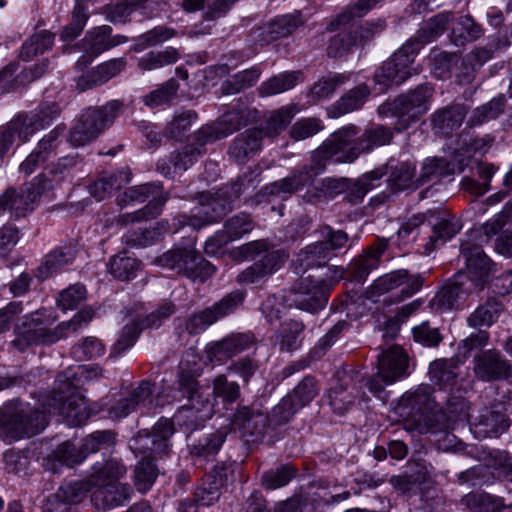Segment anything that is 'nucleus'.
<instances>
[{
	"label": "nucleus",
	"instance_id": "052dcab7",
	"mask_svg": "<svg viewBox=\"0 0 512 512\" xmlns=\"http://www.w3.org/2000/svg\"><path fill=\"white\" fill-rule=\"evenodd\" d=\"M93 317L94 310L91 307H86L75 314L71 320L59 323L54 327L55 343L60 339L79 333L88 326Z\"/></svg>",
	"mask_w": 512,
	"mask_h": 512
},
{
	"label": "nucleus",
	"instance_id": "864d4df0",
	"mask_svg": "<svg viewBox=\"0 0 512 512\" xmlns=\"http://www.w3.org/2000/svg\"><path fill=\"white\" fill-rule=\"evenodd\" d=\"M54 39L55 35L48 30L34 33L22 44L19 57L23 61L32 60L36 55L49 50L54 43Z\"/></svg>",
	"mask_w": 512,
	"mask_h": 512
},
{
	"label": "nucleus",
	"instance_id": "9d476101",
	"mask_svg": "<svg viewBox=\"0 0 512 512\" xmlns=\"http://www.w3.org/2000/svg\"><path fill=\"white\" fill-rule=\"evenodd\" d=\"M122 109L120 100H110L102 106L84 109L68 132V143L77 148L93 142L114 123Z\"/></svg>",
	"mask_w": 512,
	"mask_h": 512
},
{
	"label": "nucleus",
	"instance_id": "2f4dec72",
	"mask_svg": "<svg viewBox=\"0 0 512 512\" xmlns=\"http://www.w3.org/2000/svg\"><path fill=\"white\" fill-rule=\"evenodd\" d=\"M464 159L447 161L444 158L431 157L424 160L418 182L423 185L427 182L438 180L443 177H448L455 173H460L464 170Z\"/></svg>",
	"mask_w": 512,
	"mask_h": 512
},
{
	"label": "nucleus",
	"instance_id": "20e7f679",
	"mask_svg": "<svg viewBox=\"0 0 512 512\" xmlns=\"http://www.w3.org/2000/svg\"><path fill=\"white\" fill-rule=\"evenodd\" d=\"M197 373L189 368L188 361H181L178 373L179 392L188 403L180 407L174 414V422L188 432L203 427L215 410L208 389L202 388L196 377Z\"/></svg>",
	"mask_w": 512,
	"mask_h": 512
},
{
	"label": "nucleus",
	"instance_id": "8fccbe9b",
	"mask_svg": "<svg viewBox=\"0 0 512 512\" xmlns=\"http://www.w3.org/2000/svg\"><path fill=\"white\" fill-rule=\"evenodd\" d=\"M370 95V89L366 84L358 85L349 90L333 104L335 116L344 115L361 108Z\"/></svg>",
	"mask_w": 512,
	"mask_h": 512
},
{
	"label": "nucleus",
	"instance_id": "0eeeda50",
	"mask_svg": "<svg viewBox=\"0 0 512 512\" xmlns=\"http://www.w3.org/2000/svg\"><path fill=\"white\" fill-rule=\"evenodd\" d=\"M387 385L376 373L373 377L364 378L352 369H338L333 377V383L328 392L329 405L332 410L343 415L353 405L365 386L373 395L379 396Z\"/></svg>",
	"mask_w": 512,
	"mask_h": 512
},
{
	"label": "nucleus",
	"instance_id": "680f3d73",
	"mask_svg": "<svg viewBox=\"0 0 512 512\" xmlns=\"http://www.w3.org/2000/svg\"><path fill=\"white\" fill-rule=\"evenodd\" d=\"M304 329V324L297 320L291 319L282 323L277 334L280 350L290 352L298 349L302 342L301 335Z\"/></svg>",
	"mask_w": 512,
	"mask_h": 512
},
{
	"label": "nucleus",
	"instance_id": "6e6d98bb",
	"mask_svg": "<svg viewBox=\"0 0 512 512\" xmlns=\"http://www.w3.org/2000/svg\"><path fill=\"white\" fill-rule=\"evenodd\" d=\"M505 106L506 98L504 95L494 97L489 102L476 107L472 111L467 124L470 127H475L480 126L488 121L494 120L504 112Z\"/></svg>",
	"mask_w": 512,
	"mask_h": 512
},
{
	"label": "nucleus",
	"instance_id": "f03ea898",
	"mask_svg": "<svg viewBox=\"0 0 512 512\" xmlns=\"http://www.w3.org/2000/svg\"><path fill=\"white\" fill-rule=\"evenodd\" d=\"M351 128H341L334 132L323 144L313 151L310 162L294 169L288 176L277 180L265 187V192L271 196L283 197L291 195L312 185L316 176L321 174L326 167L327 160L338 163H351L342 159L346 157L345 145L349 141Z\"/></svg>",
	"mask_w": 512,
	"mask_h": 512
},
{
	"label": "nucleus",
	"instance_id": "f704fd0d",
	"mask_svg": "<svg viewBox=\"0 0 512 512\" xmlns=\"http://www.w3.org/2000/svg\"><path fill=\"white\" fill-rule=\"evenodd\" d=\"M386 174L382 169H376L371 172L363 174L358 179H348L347 187L345 188L344 194L351 204H358L362 202L366 194L371 190L380 185V180Z\"/></svg>",
	"mask_w": 512,
	"mask_h": 512
},
{
	"label": "nucleus",
	"instance_id": "e433bc0d",
	"mask_svg": "<svg viewBox=\"0 0 512 512\" xmlns=\"http://www.w3.org/2000/svg\"><path fill=\"white\" fill-rule=\"evenodd\" d=\"M229 431V428L224 426L204 435L197 442L189 445L190 454L195 458L207 461L213 459L225 442Z\"/></svg>",
	"mask_w": 512,
	"mask_h": 512
},
{
	"label": "nucleus",
	"instance_id": "9b49d317",
	"mask_svg": "<svg viewBox=\"0 0 512 512\" xmlns=\"http://www.w3.org/2000/svg\"><path fill=\"white\" fill-rule=\"evenodd\" d=\"M420 51L416 40H408L375 72L374 81L380 86V91H386L392 86L404 83L418 71L412 64Z\"/></svg>",
	"mask_w": 512,
	"mask_h": 512
},
{
	"label": "nucleus",
	"instance_id": "f8f14e48",
	"mask_svg": "<svg viewBox=\"0 0 512 512\" xmlns=\"http://www.w3.org/2000/svg\"><path fill=\"white\" fill-rule=\"evenodd\" d=\"M428 223L432 228V234L424 245L427 253L436 251L443 246L448 240L452 239L460 230L459 221L452 219L440 218L436 211L428 210L425 213L413 215L405 223L401 225L398 234L401 237L408 236L419 225Z\"/></svg>",
	"mask_w": 512,
	"mask_h": 512
},
{
	"label": "nucleus",
	"instance_id": "412c9836",
	"mask_svg": "<svg viewBox=\"0 0 512 512\" xmlns=\"http://www.w3.org/2000/svg\"><path fill=\"white\" fill-rule=\"evenodd\" d=\"M82 158L78 153L60 157L41 173L36 181L44 191L53 190L63 183H72Z\"/></svg>",
	"mask_w": 512,
	"mask_h": 512
},
{
	"label": "nucleus",
	"instance_id": "5701e85b",
	"mask_svg": "<svg viewBox=\"0 0 512 512\" xmlns=\"http://www.w3.org/2000/svg\"><path fill=\"white\" fill-rule=\"evenodd\" d=\"M246 122L243 111H229L219 117L216 122L202 126L195 132L194 139L200 145H206L231 135L245 126Z\"/></svg>",
	"mask_w": 512,
	"mask_h": 512
},
{
	"label": "nucleus",
	"instance_id": "e2e57ef3",
	"mask_svg": "<svg viewBox=\"0 0 512 512\" xmlns=\"http://www.w3.org/2000/svg\"><path fill=\"white\" fill-rule=\"evenodd\" d=\"M349 77L340 73H329L314 83L310 90L309 97L312 101L327 99L333 95L338 87L345 84Z\"/></svg>",
	"mask_w": 512,
	"mask_h": 512
},
{
	"label": "nucleus",
	"instance_id": "37998d69",
	"mask_svg": "<svg viewBox=\"0 0 512 512\" xmlns=\"http://www.w3.org/2000/svg\"><path fill=\"white\" fill-rule=\"evenodd\" d=\"M497 272V265L491 258H466V275L481 289Z\"/></svg>",
	"mask_w": 512,
	"mask_h": 512
},
{
	"label": "nucleus",
	"instance_id": "a211bd4d",
	"mask_svg": "<svg viewBox=\"0 0 512 512\" xmlns=\"http://www.w3.org/2000/svg\"><path fill=\"white\" fill-rule=\"evenodd\" d=\"M345 128H351V136L348 137L349 141L345 145L347 152L346 157L343 159L354 162L361 153L370 152L378 146L389 144L393 138V133L390 128L382 125L373 126L367 129L359 138L355 139L357 135V127L349 125Z\"/></svg>",
	"mask_w": 512,
	"mask_h": 512
},
{
	"label": "nucleus",
	"instance_id": "338daca9",
	"mask_svg": "<svg viewBox=\"0 0 512 512\" xmlns=\"http://www.w3.org/2000/svg\"><path fill=\"white\" fill-rule=\"evenodd\" d=\"M502 502L501 497L477 492L469 493L461 499V503L472 512H496Z\"/></svg>",
	"mask_w": 512,
	"mask_h": 512
},
{
	"label": "nucleus",
	"instance_id": "b1692460",
	"mask_svg": "<svg viewBox=\"0 0 512 512\" xmlns=\"http://www.w3.org/2000/svg\"><path fill=\"white\" fill-rule=\"evenodd\" d=\"M151 263L201 282L215 271L214 265L207 258H153Z\"/></svg>",
	"mask_w": 512,
	"mask_h": 512
},
{
	"label": "nucleus",
	"instance_id": "a18cd8bd",
	"mask_svg": "<svg viewBox=\"0 0 512 512\" xmlns=\"http://www.w3.org/2000/svg\"><path fill=\"white\" fill-rule=\"evenodd\" d=\"M461 277L458 274L455 280L445 284L430 301L431 307L436 311H445L455 308L460 299L464 296L462 283L458 281Z\"/></svg>",
	"mask_w": 512,
	"mask_h": 512
},
{
	"label": "nucleus",
	"instance_id": "a19ab883",
	"mask_svg": "<svg viewBox=\"0 0 512 512\" xmlns=\"http://www.w3.org/2000/svg\"><path fill=\"white\" fill-rule=\"evenodd\" d=\"M302 24L303 20L299 13L286 14L275 17L265 27L263 32L264 41L271 42L280 38L287 37Z\"/></svg>",
	"mask_w": 512,
	"mask_h": 512
},
{
	"label": "nucleus",
	"instance_id": "c756f323",
	"mask_svg": "<svg viewBox=\"0 0 512 512\" xmlns=\"http://www.w3.org/2000/svg\"><path fill=\"white\" fill-rule=\"evenodd\" d=\"M467 112L464 104H450L439 108L431 115L432 128L436 134L448 136L461 127Z\"/></svg>",
	"mask_w": 512,
	"mask_h": 512
},
{
	"label": "nucleus",
	"instance_id": "c9c22d12",
	"mask_svg": "<svg viewBox=\"0 0 512 512\" xmlns=\"http://www.w3.org/2000/svg\"><path fill=\"white\" fill-rule=\"evenodd\" d=\"M44 190L35 180L30 187L16 189L9 195L10 215L16 219L26 215L28 211L34 209V204L41 196Z\"/></svg>",
	"mask_w": 512,
	"mask_h": 512
},
{
	"label": "nucleus",
	"instance_id": "a878e982",
	"mask_svg": "<svg viewBox=\"0 0 512 512\" xmlns=\"http://www.w3.org/2000/svg\"><path fill=\"white\" fill-rule=\"evenodd\" d=\"M255 343L252 333H232L225 338L206 346L207 357L211 361L225 362L249 349Z\"/></svg>",
	"mask_w": 512,
	"mask_h": 512
},
{
	"label": "nucleus",
	"instance_id": "7c9ffc66",
	"mask_svg": "<svg viewBox=\"0 0 512 512\" xmlns=\"http://www.w3.org/2000/svg\"><path fill=\"white\" fill-rule=\"evenodd\" d=\"M263 138L261 129H247L234 138L228 153L237 162L244 163L261 150Z\"/></svg>",
	"mask_w": 512,
	"mask_h": 512
},
{
	"label": "nucleus",
	"instance_id": "79ce46f5",
	"mask_svg": "<svg viewBox=\"0 0 512 512\" xmlns=\"http://www.w3.org/2000/svg\"><path fill=\"white\" fill-rule=\"evenodd\" d=\"M458 368L455 358L434 360L429 365L430 381L441 388L452 386L458 376Z\"/></svg>",
	"mask_w": 512,
	"mask_h": 512
},
{
	"label": "nucleus",
	"instance_id": "423d86ee",
	"mask_svg": "<svg viewBox=\"0 0 512 512\" xmlns=\"http://www.w3.org/2000/svg\"><path fill=\"white\" fill-rule=\"evenodd\" d=\"M47 424L43 411L19 399L8 401L0 407V438L6 443L35 436Z\"/></svg>",
	"mask_w": 512,
	"mask_h": 512
},
{
	"label": "nucleus",
	"instance_id": "c03bdc74",
	"mask_svg": "<svg viewBox=\"0 0 512 512\" xmlns=\"http://www.w3.org/2000/svg\"><path fill=\"white\" fill-rule=\"evenodd\" d=\"M302 82L300 71L283 72L264 81L258 88L260 96L267 97L283 93Z\"/></svg>",
	"mask_w": 512,
	"mask_h": 512
},
{
	"label": "nucleus",
	"instance_id": "bb28decb",
	"mask_svg": "<svg viewBox=\"0 0 512 512\" xmlns=\"http://www.w3.org/2000/svg\"><path fill=\"white\" fill-rule=\"evenodd\" d=\"M111 33L112 28L108 25L99 26L89 31L82 40L85 54L79 58L77 65H87L91 62L93 57L100 55L102 52L116 45L126 42V37H112Z\"/></svg>",
	"mask_w": 512,
	"mask_h": 512
},
{
	"label": "nucleus",
	"instance_id": "58836bf2",
	"mask_svg": "<svg viewBox=\"0 0 512 512\" xmlns=\"http://www.w3.org/2000/svg\"><path fill=\"white\" fill-rule=\"evenodd\" d=\"M455 18L452 11H442L429 18L424 25L418 30L417 38L420 48L440 37Z\"/></svg>",
	"mask_w": 512,
	"mask_h": 512
},
{
	"label": "nucleus",
	"instance_id": "ddd939ff",
	"mask_svg": "<svg viewBox=\"0 0 512 512\" xmlns=\"http://www.w3.org/2000/svg\"><path fill=\"white\" fill-rule=\"evenodd\" d=\"M231 425L247 446L262 443L269 431V415L255 404H238L231 416Z\"/></svg>",
	"mask_w": 512,
	"mask_h": 512
},
{
	"label": "nucleus",
	"instance_id": "473e14b6",
	"mask_svg": "<svg viewBox=\"0 0 512 512\" xmlns=\"http://www.w3.org/2000/svg\"><path fill=\"white\" fill-rule=\"evenodd\" d=\"M131 181L129 169H121L115 172L102 173L89 185V193L98 201L110 196L113 191L122 188Z\"/></svg>",
	"mask_w": 512,
	"mask_h": 512
},
{
	"label": "nucleus",
	"instance_id": "3c124183",
	"mask_svg": "<svg viewBox=\"0 0 512 512\" xmlns=\"http://www.w3.org/2000/svg\"><path fill=\"white\" fill-rule=\"evenodd\" d=\"M91 490L92 485L89 483L88 476L84 481H72L62 484L55 493L48 497L73 506L80 503Z\"/></svg>",
	"mask_w": 512,
	"mask_h": 512
},
{
	"label": "nucleus",
	"instance_id": "de8ad7c7",
	"mask_svg": "<svg viewBox=\"0 0 512 512\" xmlns=\"http://www.w3.org/2000/svg\"><path fill=\"white\" fill-rule=\"evenodd\" d=\"M179 83L176 79L170 78L163 84L158 85L142 97V102L150 109L169 106L177 97Z\"/></svg>",
	"mask_w": 512,
	"mask_h": 512
},
{
	"label": "nucleus",
	"instance_id": "ea45409f",
	"mask_svg": "<svg viewBox=\"0 0 512 512\" xmlns=\"http://www.w3.org/2000/svg\"><path fill=\"white\" fill-rule=\"evenodd\" d=\"M390 174L387 179L389 187L394 191L416 189L420 186L415 178V166L410 162L389 163Z\"/></svg>",
	"mask_w": 512,
	"mask_h": 512
},
{
	"label": "nucleus",
	"instance_id": "72a5a7b5",
	"mask_svg": "<svg viewBox=\"0 0 512 512\" xmlns=\"http://www.w3.org/2000/svg\"><path fill=\"white\" fill-rule=\"evenodd\" d=\"M470 414L468 412L467 403L460 398H451L448 400L445 408H437L435 421H443L441 425L430 424L428 429L432 433L444 431L451 427L457 421L469 420Z\"/></svg>",
	"mask_w": 512,
	"mask_h": 512
},
{
	"label": "nucleus",
	"instance_id": "cd10ccee",
	"mask_svg": "<svg viewBox=\"0 0 512 512\" xmlns=\"http://www.w3.org/2000/svg\"><path fill=\"white\" fill-rule=\"evenodd\" d=\"M508 427V419L493 407L482 408L479 414L470 421V430L479 439L498 437Z\"/></svg>",
	"mask_w": 512,
	"mask_h": 512
},
{
	"label": "nucleus",
	"instance_id": "603ef678",
	"mask_svg": "<svg viewBox=\"0 0 512 512\" xmlns=\"http://www.w3.org/2000/svg\"><path fill=\"white\" fill-rule=\"evenodd\" d=\"M502 310L501 302L496 298H489L468 317V325L473 328L490 327L498 319Z\"/></svg>",
	"mask_w": 512,
	"mask_h": 512
},
{
	"label": "nucleus",
	"instance_id": "2eb2a0df",
	"mask_svg": "<svg viewBox=\"0 0 512 512\" xmlns=\"http://www.w3.org/2000/svg\"><path fill=\"white\" fill-rule=\"evenodd\" d=\"M147 200H149V203L143 209L131 215H123V221L126 223L155 218L161 213L167 200L162 187L155 183H146L128 188L119 198V204L143 203Z\"/></svg>",
	"mask_w": 512,
	"mask_h": 512
},
{
	"label": "nucleus",
	"instance_id": "4468645a",
	"mask_svg": "<svg viewBox=\"0 0 512 512\" xmlns=\"http://www.w3.org/2000/svg\"><path fill=\"white\" fill-rule=\"evenodd\" d=\"M53 321L41 311L33 312L22 318L15 326L13 346L19 351H25L33 345H50L55 343Z\"/></svg>",
	"mask_w": 512,
	"mask_h": 512
},
{
	"label": "nucleus",
	"instance_id": "4c0bfd02",
	"mask_svg": "<svg viewBox=\"0 0 512 512\" xmlns=\"http://www.w3.org/2000/svg\"><path fill=\"white\" fill-rule=\"evenodd\" d=\"M283 265V258H260L237 276L240 284H253L270 276Z\"/></svg>",
	"mask_w": 512,
	"mask_h": 512
},
{
	"label": "nucleus",
	"instance_id": "dca6fc26",
	"mask_svg": "<svg viewBox=\"0 0 512 512\" xmlns=\"http://www.w3.org/2000/svg\"><path fill=\"white\" fill-rule=\"evenodd\" d=\"M174 420L161 417L152 427V431L140 430L131 439L130 447L141 454L168 455L171 437L175 433Z\"/></svg>",
	"mask_w": 512,
	"mask_h": 512
},
{
	"label": "nucleus",
	"instance_id": "aec40b11",
	"mask_svg": "<svg viewBox=\"0 0 512 512\" xmlns=\"http://www.w3.org/2000/svg\"><path fill=\"white\" fill-rule=\"evenodd\" d=\"M433 388L430 385L422 384L414 391L406 392L400 400L404 409H409L408 415L415 422H431L435 420L437 413V404L432 397Z\"/></svg>",
	"mask_w": 512,
	"mask_h": 512
},
{
	"label": "nucleus",
	"instance_id": "5fc2aeb1",
	"mask_svg": "<svg viewBox=\"0 0 512 512\" xmlns=\"http://www.w3.org/2000/svg\"><path fill=\"white\" fill-rule=\"evenodd\" d=\"M179 59L177 49L167 47L161 51H150L137 59V67L143 72L160 69L174 64Z\"/></svg>",
	"mask_w": 512,
	"mask_h": 512
},
{
	"label": "nucleus",
	"instance_id": "6e6552de",
	"mask_svg": "<svg viewBox=\"0 0 512 512\" xmlns=\"http://www.w3.org/2000/svg\"><path fill=\"white\" fill-rule=\"evenodd\" d=\"M343 273V269L334 267L332 274H309L287 292L285 300L297 309L317 313L327 305L331 287L343 277Z\"/></svg>",
	"mask_w": 512,
	"mask_h": 512
},
{
	"label": "nucleus",
	"instance_id": "69168bd1",
	"mask_svg": "<svg viewBox=\"0 0 512 512\" xmlns=\"http://www.w3.org/2000/svg\"><path fill=\"white\" fill-rule=\"evenodd\" d=\"M260 75L261 71L257 67L241 71L223 82L222 92L227 95L239 93L244 89L252 87L258 81Z\"/></svg>",
	"mask_w": 512,
	"mask_h": 512
},
{
	"label": "nucleus",
	"instance_id": "1a4fd4ad",
	"mask_svg": "<svg viewBox=\"0 0 512 512\" xmlns=\"http://www.w3.org/2000/svg\"><path fill=\"white\" fill-rule=\"evenodd\" d=\"M433 92L432 86L428 84L418 85L400 94L394 100L384 102L378 107L377 112L383 118H396L394 129L401 132L428 112Z\"/></svg>",
	"mask_w": 512,
	"mask_h": 512
},
{
	"label": "nucleus",
	"instance_id": "393cba45",
	"mask_svg": "<svg viewBox=\"0 0 512 512\" xmlns=\"http://www.w3.org/2000/svg\"><path fill=\"white\" fill-rule=\"evenodd\" d=\"M408 356L397 345H392L377 356V374L386 384H393L407 375Z\"/></svg>",
	"mask_w": 512,
	"mask_h": 512
},
{
	"label": "nucleus",
	"instance_id": "0e129e2a",
	"mask_svg": "<svg viewBox=\"0 0 512 512\" xmlns=\"http://www.w3.org/2000/svg\"><path fill=\"white\" fill-rule=\"evenodd\" d=\"M6 125L22 143L28 142L40 130L30 111L16 114Z\"/></svg>",
	"mask_w": 512,
	"mask_h": 512
},
{
	"label": "nucleus",
	"instance_id": "49530a36",
	"mask_svg": "<svg viewBox=\"0 0 512 512\" xmlns=\"http://www.w3.org/2000/svg\"><path fill=\"white\" fill-rule=\"evenodd\" d=\"M385 0H357L355 3L347 6L329 25L328 30L335 31L341 26L348 25L352 20L365 16L370 10Z\"/></svg>",
	"mask_w": 512,
	"mask_h": 512
},
{
	"label": "nucleus",
	"instance_id": "4d7b16f0",
	"mask_svg": "<svg viewBox=\"0 0 512 512\" xmlns=\"http://www.w3.org/2000/svg\"><path fill=\"white\" fill-rule=\"evenodd\" d=\"M348 235L341 231H333L328 228L327 238L307 245L303 253L305 256H321L336 251L346 245Z\"/></svg>",
	"mask_w": 512,
	"mask_h": 512
},
{
	"label": "nucleus",
	"instance_id": "bf43d9fd",
	"mask_svg": "<svg viewBox=\"0 0 512 512\" xmlns=\"http://www.w3.org/2000/svg\"><path fill=\"white\" fill-rule=\"evenodd\" d=\"M93 317L94 310L91 307H86L75 314L71 320L59 323L54 327L55 343L60 339L79 333L88 326Z\"/></svg>",
	"mask_w": 512,
	"mask_h": 512
},
{
	"label": "nucleus",
	"instance_id": "774afa93",
	"mask_svg": "<svg viewBox=\"0 0 512 512\" xmlns=\"http://www.w3.org/2000/svg\"><path fill=\"white\" fill-rule=\"evenodd\" d=\"M297 474V469L289 464H282L263 473L261 485L267 490L286 486Z\"/></svg>",
	"mask_w": 512,
	"mask_h": 512
},
{
	"label": "nucleus",
	"instance_id": "6ab92c4d",
	"mask_svg": "<svg viewBox=\"0 0 512 512\" xmlns=\"http://www.w3.org/2000/svg\"><path fill=\"white\" fill-rule=\"evenodd\" d=\"M474 374L481 381L493 382L512 377V364L496 349L482 351L474 357Z\"/></svg>",
	"mask_w": 512,
	"mask_h": 512
},
{
	"label": "nucleus",
	"instance_id": "f257e3e1",
	"mask_svg": "<svg viewBox=\"0 0 512 512\" xmlns=\"http://www.w3.org/2000/svg\"><path fill=\"white\" fill-rule=\"evenodd\" d=\"M104 370L99 366H71L58 374L56 389L42 400L44 411L62 416L69 425L80 426L91 416L84 395L79 392L87 380L102 377Z\"/></svg>",
	"mask_w": 512,
	"mask_h": 512
},
{
	"label": "nucleus",
	"instance_id": "f3484780",
	"mask_svg": "<svg viewBox=\"0 0 512 512\" xmlns=\"http://www.w3.org/2000/svg\"><path fill=\"white\" fill-rule=\"evenodd\" d=\"M66 130L63 123L56 125L45 134L36 144L31 153L20 164L19 169L25 175H30L39 167L55 156L62 143V136Z\"/></svg>",
	"mask_w": 512,
	"mask_h": 512
},
{
	"label": "nucleus",
	"instance_id": "39448f33",
	"mask_svg": "<svg viewBox=\"0 0 512 512\" xmlns=\"http://www.w3.org/2000/svg\"><path fill=\"white\" fill-rule=\"evenodd\" d=\"M126 474L125 466L116 459L97 462L92 466L89 483L91 503L97 511H108L123 505L133 494L130 485L119 482Z\"/></svg>",
	"mask_w": 512,
	"mask_h": 512
},
{
	"label": "nucleus",
	"instance_id": "09e8293b",
	"mask_svg": "<svg viewBox=\"0 0 512 512\" xmlns=\"http://www.w3.org/2000/svg\"><path fill=\"white\" fill-rule=\"evenodd\" d=\"M483 34L482 27L470 15L462 16L453 26L450 40L455 46H463L479 39Z\"/></svg>",
	"mask_w": 512,
	"mask_h": 512
},
{
	"label": "nucleus",
	"instance_id": "c85d7f7f",
	"mask_svg": "<svg viewBox=\"0 0 512 512\" xmlns=\"http://www.w3.org/2000/svg\"><path fill=\"white\" fill-rule=\"evenodd\" d=\"M151 387L150 381L142 380L127 397L118 400L109 409L110 416L114 419H121L141 407H151L153 404Z\"/></svg>",
	"mask_w": 512,
	"mask_h": 512
},
{
	"label": "nucleus",
	"instance_id": "4be33fe9",
	"mask_svg": "<svg viewBox=\"0 0 512 512\" xmlns=\"http://www.w3.org/2000/svg\"><path fill=\"white\" fill-rule=\"evenodd\" d=\"M423 283L424 277L422 274L409 276L406 270H399L385 274L376 279L370 287L369 292L371 296L374 297L388 293L391 290L404 285L401 289V294L403 296L398 299V301H402L404 298L410 297L419 291L423 286Z\"/></svg>",
	"mask_w": 512,
	"mask_h": 512
},
{
	"label": "nucleus",
	"instance_id": "7ed1b4c3",
	"mask_svg": "<svg viewBox=\"0 0 512 512\" xmlns=\"http://www.w3.org/2000/svg\"><path fill=\"white\" fill-rule=\"evenodd\" d=\"M258 175L249 171L237 178L234 183L223 186L215 192L201 193L198 205L193 207L190 214H182L175 219L178 227L190 226L194 230L212 224L222 219L233 208V203L240 195L249 189H255L259 180Z\"/></svg>",
	"mask_w": 512,
	"mask_h": 512
},
{
	"label": "nucleus",
	"instance_id": "13d9d810",
	"mask_svg": "<svg viewBox=\"0 0 512 512\" xmlns=\"http://www.w3.org/2000/svg\"><path fill=\"white\" fill-rule=\"evenodd\" d=\"M93 317L94 310L91 307H86L75 314L71 320L59 323L54 327L55 343L60 339L79 333L88 326Z\"/></svg>",
	"mask_w": 512,
	"mask_h": 512
}]
</instances>
